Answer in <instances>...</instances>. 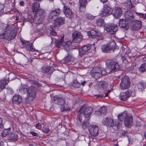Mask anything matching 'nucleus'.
Returning a JSON list of instances; mask_svg holds the SVG:
<instances>
[{
    "instance_id": "5",
    "label": "nucleus",
    "mask_w": 146,
    "mask_h": 146,
    "mask_svg": "<svg viewBox=\"0 0 146 146\" xmlns=\"http://www.w3.org/2000/svg\"><path fill=\"white\" fill-rule=\"evenodd\" d=\"M64 37H62L61 40L57 42L55 46L58 48H60L62 46L64 49L67 51H69L72 48L71 46L72 43L71 41H68L66 42H63Z\"/></svg>"
},
{
    "instance_id": "51",
    "label": "nucleus",
    "mask_w": 146,
    "mask_h": 146,
    "mask_svg": "<svg viewBox=\"0 0 146 146\" xmlns=\"http://www.w3.org/2000/svg\"><path fill=\"white\" fill-rule=\"evenodd\" d=\"M4 8V5L0 4V14L3 11Z\"/></svg>"
},
{
    "instance_id": "61",
    "label": "nucleus",
    "mask_w": 146,
    "mask_h": 146,
    "mask_svg": "<svg viewBox=\"0 0 146 146\" xmlns=\"http://www.w3.org/2000/svg\"><path fill=\"white\" fill-rule=\"evenodd\" d=\"M136 123L135 125L136 126H139L141 125V124L139 121H137L136 122Z\"/></svg>"
},
{
    "instance_id": "36",
    "label": "nucleus",
    "mask_w": 146,
    "mask_h": 146,
    "mask_svg": "<svg viewBox=\"0 0 146 146\" xmlns=\"http://www.w3.org/2000/svg\"><path fill=\"white\" fill-rule=\"evenodd\" d=\"M18 138V136L15 133H12L9 135L10 139L14 141H16Z\"/></svg>"
},
{
    "instance_id": "55",
    "label": "nucleus",
    "mask_w": 146,
    "mask_h": 146,
    "mask_svg": "<svg viewBox=\"0 0 146 146\" xmlns=\"http://www.w3.org/2000/svg\"><path fill=\"white\" fill-rule=\"evenodd\" d=\"M30 133L33 136H38V134L36 132H34L33 131H31Z\"/></svg>"
},
{
    "instance_id": "4",
    "label": "nucleus",
    "mask_w": 146,
    "mask_h": 146,
    "mask_svg": "<svg viewBox=\"0 0 146 146\" xmlns=\"http://www.w3.org/2000/svg\"><path fill=\"white\" fill-rule=\"evenodd\" d=\"M92 108L87 104H84L82 106L79 110V112L86 118H88L92 112Z\"/></svg>"
},
{
    "instance_id": "32",
    "label": "nucleus",
    "mask_w": 146,
    "mask_h": 146,
    "mask_svg": "<svg viewBox=\"0 0 146 146\" xmlns=\"http://www.w3.org/2000/svg\"><path fill=\"white\" fill-rule=\"evenodd\" d=\"M28 90L26 86H22L19 89V92L21 94H24L27 93Z\"/></svg>"
},
{
    "instance_id": "1",
    "label": "nucleus",
    "mask_w": 146,
    "mask_h": 146,
    "mask_svg": "<svg viewBox=\"0 0 146 146\" xmlns=\"http://www.w3.org/2000/svg\"><path fill=\"white\" fill-rule=\"evenodd\" d=\"M107 66L106 70L103 68L98 67L93 68L91 71V76L94 78L97 79L105 74L106 71L112 73L117 71L120 69V66L116 60L114 59H108L106 61Z\"/></svg>"
},
{
    "instance_id": "52",
    "label": "nucleus",
    "mask_w": 146,
    "mask_h": 146,
    "mask_svg": "<svg viewBox=\"0 0 146 146\" xmlns=\"http://www.w3.org/2000/svg\"><path fill=\"white\" fill-rule=\"evenodd\" d=\"M52 31H51L50 34L51 35L54 36H55L56 35V33L54 31H53V29L51 28Z\"/></svg>"
},
{
    "instance_id": "21",
    "label": "nucleus",
    "mask_w": 146,
    "mask_h": 146,
    "mask_svg": "<svg viewBox=\"0 0 146 146\" xmlns=\"http://www.w3.org/2000/svg\"><path fill=\"white\" fill-rule=\"evenodd\" d=\"M119 26L127 30L129 27L128 22L126 19H120L119 21Z\"/></svg>"
},
{
    "instance_id": "33",
    "label": "nucleus",
    "mask_w": 146,
    "mask_h": 146,
    "mask_svg": "<svg viewBox=\"0 0 146 146\" xmlns=\"http://www.w3.org/2000/svg\"><path fill=\"white\" fill-rule=\"evenodd\" d=\"M104 9H105V11L106 12L108 15L112 14L113 10L109 7L105 5L104 7Z\"/></svg>"
},
{
    "instance_id": "62",
    "label": "nucleus",
    "mask_w": 146,
    "mask_h": 146,
    "mask_svg": "<svg viewBox=\"0 0 146 146\" xmlns=\"http://www.w3.org/2000/svg\"><path fill=\"white\" fill-rule=\"evenodd\" d=\"M111 91V90H109L108 91V92L105 94V95L104 96L105 97L108 96V94Z\"/></svg>"
},
{
    "instance_id": "42",
    "label": "nucleus",
    "mask_w": 146,
    "mask_h": 146,
    "mask_svg": "<svg viewBox=\"0 0 146 146\" xmlns=\"http://www.w3.org/2000/svg\"><path fill=\"white\" fill-rule=\"evenodd\" d=\"M10 131V130L8 129H5L2 133L1 135L2 136L5 137L8 135Z\"/></svg>"
},
{
    "instance_id": "64",
    "label": "nucleus",
    "mask_w": 146,
    "mask_h": 146,
    "mask_svg": "<svg viewBox=\"0 0 146 146\" xmlns=\"http://www.w3.org/2000/svg\"><path fill=\"white\" fill-rule=\"evenodd\" d=\"M100 1L102 2L103 3H104L106 2V1H108V0H100Z\"/></svg>"
},
{
    "instance_id": "44",
    "label": "nucleus",
    "mask_w": 146,
    "mask_h": 146,
    "mask_svg": "<svg viewBox=\"0 0 146 146\" xmlns=\"http://www.w3.org/2000/svg\"><path fill=\"white\" fill-rule=\"evenodd\" d=\"M73 86L76 88H79L80 86V83L78 82L76 80H74L73 82Z\"/></svg>"
},
{
    "instance_id": "38",
    "label": "nucleus",
    "mask_w": 146,
    "mask_h": 146,
    "mask_svg": "<svg viewBox=\"0 0 146 146\" xmlns=\"http://www.w3.org/2000/svg\"><path fill=\"white\" fill-rule=\"evenodd\" d=\"M99 110L102 114V116L106 115L107 112V109L106 106H103L100 108Z\"/></svg>"
},
{
    "instance_id": "43",
    "label": "nucleus",
    "mask_w": 146,
    "mask_h": 146,
    "mask_svg": "<svg viewBox=\"0 0 146 146\" xmlns=\"http://www.w3.org/2000/svg\"><path fill=\"white\" fill-rule=\"evenodd\" d=\"M139 70L142 72L145 71L146 70V64L144 63L141 65L139 68Z\"/></svg>"
},
{
    "instance_id": "10",
    "label": "nucleus",
    "mask_w": 146,
    "mask_h": 146,
    "mask_svg": "<svg viewBox=\"0 0 146 146\" xmlns=\"http://www.w3.org/2000/svg\"><path fill=\"white\" fill-rule=\"evenodd\" d=\"M130 85V79L129 77L125 76L121 79V82L120 84L121 89L125 90L129 88Z\"/></svg>"
},
{
    "instance_id": "24",
    "label": "nucleus",
    "mask_w": 146,
    "mask_h": 146,
    "mask_svg": "<svg viewBox=\"0 0 146 146\" xmlns=\"http://www.w3.org/2000/svg\"><path fill=\"white\" fill-rule=\"evenodd\" d=\"M64 19L62 17H59L56 19L54 23V25L55 27H59L62 25L64 23Z\"/></svg>"
},
{
    "instance_id": "46",
    "label": "nucleus",
    "mask_w": 146,
    "mask_h": 146,
    "mask_svg": "<svg viewBox=\"0 0 146 146\" xmlns=\"http://www.w3.org/2000/svg\"><path fill=\"white\" fill-rule=\"evenodd\" d=\"M136 14L138 15L140 17L143 18H146V14H143L141 13H139L137 12H136Z\"/></svg>"
},
{
    "instance_id": "58",
    "label": "nucleus",
    "mask_w": 146,
    "mask_h": 146,
    "mask_svg": "<svg viewBox=\"0 0 146 146\" xmlns=\"http://www.w3.org/2000/svg\"><path fill=\"white\" fill-rule=\"evenodd\" d=\"M2 119L0 117V127L2 128L3 127V125L2 123Z\"/></svg>"
},
{
    "instance_id": "16",
    "label": "nucleus",
    "mask_w": 146,
    "mask_h": 146,
    "mask_svg": "<svg viewBox=\"0 0 146 146\" xmlns=\"http://www.w3.org/2000/svg\"><path fill=\"white\" fill-rule=\"evenodd\" d=\"M21 41L23 46L25 47L26 49L29 51H31L33 52L35 51L38 52V50H35V49L33 48L32 44L27 41L25 42L22 40Z\"/></svg>"
},
{
    "instance_id": "7",
    "label": "nucleus",
    "mask_w": 146,
    "mask_h": 146,
    "mask_svg": "<svg viewBox=\"0 0 146 146\" xmlns=\"http://www.w3.org/2000/svg\"><path fill=\"white\" fill-rule=\"evenodd\" d=\"M115 45V42L113 40L107 44L102 45L101 48V50L104 53L112 52Z\"/></svg>"
},
{
    "instance_id": "9",
    "label": "nucleus",
    "mask_w": 146,
    "mask_h": 146,
    "mask_svg": "<svg viewBox=\"0 0 146 146\" xmlns=\"http://www.w3.org/2000/svg\"><path fill=\"white\" fill-rule=\"evenodd\" d=\"M104 29L107 32L114 36L115 33L118 30V27L117 25L111 24L104 25Z\"/></svg>"
},
{
    "instance_id": "17",
    "label": "nucleus",
    "mask_w": 146,
    "mask_h": 146,
    "mask_svg": "<svg viewBox=\"0 0 146 146\" xmlns=\"http://www.w3.org/2000/svg\"><path fill=\"white\" fill-rule=\"evenodd\" d=\"M124 123L125 125L128 127H130L133 124L132 117L130 114H127V115L124 119Z\"/></svg>"
},
{
    "instance_id": "63",
    "label": "nucleus",
    "mask_w": 146,
    "mask_h": 146,
    "mask_svg": "<svg viewBox=\"0 0 146 146\" xmlns=\"http://www.w3.org/2000/svg\"><path fill=\"white\" fill-rule=\"evenodd\" d=\"M0 146H4L3 142L1 141L0 142Z\"/></svg>"
},
{
    "instance_id": "2",
    "label": "nucleus",
    "mask_w": 146,
    "mask_h": 146,
    "mask_svg": "<svg viewBox=\"0 0 146 146\" xmlns=\"http://www.w3.org/2000/svg\"><path fill=\"white\" fill-rule=\"evenodd\" d=\"M40 4L38 3L35 2L33 4V11L35 14L33 21L37 25L42 23L45 15L44 11L40 8Z\"/></svg>"
},
{
    "instance_id": "49",
    "label": "nucleus",
    "mask_w": 146,
    "mask_h": 146,
    "mask_svg": "<svg viewBox=\"0 0 146 146\" xmlns=\"http://www.w3.org/2000/svg\"><path fill=\"white\" fill-rule=\"evenodd\" d=\"M43 131L45 133H47L49 131V129L48 128L45 127L43 128Z\"/></svg>"
},
{
    "instance_id": "59",
    "label": "nucleus",
    "mask_w": 146,
    "mask_h": 146,
    "mask_svg": "<svg viewBox=\"0 0 146 146\" xmlns=\"http://www.w3.org/2000/svg\"><path fill=\"white\" fill-rule=\"evenodd\" d=\"M19 5L20 6H23L24 5V3L23 1H21L20 2Z\"/></svg>"
},
{
    "instance_id": "13",
    "label": "nucleus",
    "mask_w": 146,
    "mask_h": 146,
    "mask_svg": "<svg viewBox=\"0 0 146 146\" xmlns=\"http://www.w3.org/2000/svg\"><path fill=\"white\" fill-rule=\"evenodd\" d=\"M82 37L80 32L75 31L72 34L73 41L76 43H80L81 41Z\"/></svg>"
},
{
    "instance_id": "39",
    "label": "nucleus",
    "mask_w": 146,
    "mask_h": 146,
    "mask_svg": "<svg viewBox=\"0 0 146 146\" xmlns=\"http://www.w3.org/2000/svg\"><path fill=\"white\" fill-rule=\"evenodd\" d=\"M85 15L86 18L87 19L90 20H93L95 19V16H93L91 14L88 13H86Z\"/></svg>"
},
{
    "instance_id": "27",
    "label": "nucleus",
    "mask_w": 146,
    "mask_h": 146,
    "mask_svg": "<svg viewBox=\"0 0 146 146\" xmlns=\"http://www.w3.org/2000/svg\"><path fill=\"white\" fill-rule=\"evenodd\" d=\"M9 82V80L8 78H5L2 80L0 81V89L3 90L4 89L6 85Z\"/></svg>"
},
{
    "instance_id": "54",
    "label": "nucleus",
    "mask_w": 146,
    "mask_h": 146,
    "mask_svg": "<svg viewBox=\"0 0 146 146\" xmlns=\"http://www.w3.org/2000/svg\"><path fill=\"white\" fill-rule=\"evenodd\" d=\"M36 127L37 129H41L42 128L41 125L39 123H38L36 124Z\"/></svg>"
},
{
    "instance_id": "8",
    "label": "nucleus",
    "mask_w": 146,
    "mask_h": 146,
    "mask_svg": "<svg viewBox=\"0 0 146 146\" xmlns=\"http://www.w3.org/2000/svg\"><path fill=\"white\" fill-rule=\"evenodd\" d=\"M4 31L5 33V39L10 40L15 38L16 35V33L9 25H7Z\"/></svg>"
},
{
    "instance_id": "41",
    "label": "nucleus",
    "mask_w": 146,
    "mask_h": 146,
    "mask_svg": "<svg viewBox=\"0 0 146 146\" xmlns=\"http://www.w3.org/2000/svg\"><path fill=\"white\" fill-rule=\"evenodd\" d=\"M89 125V122L88 121H83L82 126L84 129H86Z\"/></svg>"
},
{
    "instance_id": "37",
    "label": "nucleus",
    "mask_w": 146,
    "mask_h": 146,
    "mask_svg": "<svg viewBox=\"0 0 146 146\" xmlns=\"http://www.w3.org/2000/svg\"><path fill=\"white\" fill-rule=\"evenodd\" d=\"M64 60L66 62L70 63L71 61H73L74 58L72 57L70 55H68L65 58H64Z\"/></svg>"
},
{
    "instance_id": "26",
    "label": "nucleus",
    "mask_w": 146,
    "mask_h": 146,
    "mask_svg": "<svg viewBox=\"0 0 146 146\" xmlns=\"http://www.w3.org/2000/svg\"><path fill=\"white\" fill-rule=\"evenodd\" d=\"M64 8L63 11L66 16L68 18L71 17L72 15V13L70 9L65 5L64 6Z\"/></svg>"
},
{
    "instance_id": "40",
    "label": "nucleus",
    "mask_w": 146,
    "mask_h": 146,
    "mask_svg": "<svg viewBox=\"0 0 146 146\" xmlns=\"http://www.w3.org/2000/svg\"><path fill=\"white\" fill-rule=\"evenodd\" d=\"M100 86L104 90L106 89L108 86V84L107 82L105 81H102L100 82Z\"/></svg>"
},
{
    "instance_id": "15",
    "label": "nucleus",
    "mask_w": 146,
    "mask_h": 146,
    "mask_svg": "<svg viewBox=\"0 0 146 146\" xmlns=\"http://www.w3.org/2000/svg\"><path fill=\"white\" fill-rule=\"evenodd\" d=\"M142 22L138 20H135L133 21L131 27V29L134 31L138 30L141 27Z\"/></svg>"
},
{
    "instance_id": "19",
    "label": "nucleus",
    "mask_w": 146,
    "mask_h": 146,
    "mask_svg": "<svg viewBox=\"0 0 146 146\" xmlns=\"http://www.w3.org/2000/svg\"><path fill=\"white\" fill-rule=\"evenodd\" d=\"M61 11L59 8L55 9L54 10L52 11L49 15L48 17L50 19H54L56 16H59L61 13Z\"/></svg>"
},
{
    "instance_id": "22",
    "label": "nucleus",
    "mask_w": 146,
    "mask_h": 146,
    "mask_svg": "<svg viewBox=\"0 0 146 146\" xmlns=\"http://www.w3.org/2000/svg\"><path fill=\"white\" fill-rule=\"evenodd\" d=\"M22 101V97L19 95L16 94L13 96L12 98V102L13 104L18 105Z\"/></svg>"
},
{
    "instance_id": "20",
    "label": "nucleus",
    "mask_w": 146,
    "mask_h": 146,
    "mask_svg": "<svg viewBox=\"0 0 146 146\" xmlns=\"http://www.w3.org/2000/svg\"><path fill=\"white\" fill-rule=\"evenodd\" d=\"M122 13V10L120 8L116 7L113 9L112 14L114 17L118 19L121 17Z\"/></svg>"
},
{
    "instance_id": "35",
    "label": "nucleus",
    "mask_w": 146,
    "mask_h": 146,
    "mask_svg": "<svg viewBox=\"0 0 146 146\" xmlns=\"http://www.w3.org/2000/svg\"><path fill=\"white\" fill-rule=\"evenodd\" d=\"M96 23L98 26H102L104 24V20L102 18H100L96 20Z\"/></svg>"
},
{
    "instance_id": "29",
    "label": "nucleus",
    "mask_w": 146,
    "mask_h": 146,
    "mask_svg": "<svg viewBox=\"0 0 146 146\" xmlns=\"http://www.w3.org/2000/svg\"><path fill=\"white\" fill-rule=\"evenodd\" d=\"M125 18L128 20H130L134 18L133 13L130 11L125 12Z\"/></svg>"
},
{
    "instance_id": "28",
    "label": "nucleus",
    "mask_w": 146,
    "mask_h": 146,
    "mask_svg": "<svg viewBox=\"0 0 146 146\" xmlns=\"http://www.w3.org/2000/svg\"><path fill=\"white\" fill-rule=\"evenodd\" d=\"M54 68L52 67L47 66L46 67L42 68V72L43 73H46L48 74H50L54 71Z\"/></svg>"
},
{
    "instance_id": "3",
    "label": "nucleus",
    "mask_w": 146,
    "mask_h": 146,
    "mask_svg": "<svg viewBox=\"0 0 146 146\" xmlns=\"http://www.w3.org/2000/svg\"><path fill=\"white\" fill-rule=\"evenodd\" d=\"M102 123L109 127L111 129H113L114 131H116L118 129L119 127L121 126L119 122L114 121L111 118H104L102 120Z\"/></svg>"
},
{
    "instance_id": "50",
    "label": "nucleus",
    "mask_w": 146,
    "mask_h": 146,
    "mask_svg": "<svg viewBox=\"0 0 146 146\" xmlns=\"http://www.w3.org/2000/svg\"><path fill=\"white\" fill-rule=\"evenodd\" d=\"M7 92L8 94H12L13 93V90L11 88H10L7 89Z\"/></svg>"
},
{
    "instance_id": "6",
    "label": "nucleus",
    "mask_w": 146,
    "mask_h": 146,
    "mask_svg": "<svg viewBox=\"0 0 146 146\" xmlns=\"http://www.w3.org/2000/svg\"><path fill=\"white\" fill-rule=\"evenodd\" d=\"M36 94V89L35 87L33 86L29 87L28 89L27 95L28 98H26L25 102L28 103H31L34 99Z\"/></svg>"
},
{
    "instance_id": "25",
    "label": "nucleus",
    "mask_w": 146,
    "mask_h": 146,
    "mask_svg": "<svg viewBox=\"0 0 146 146\" xmlns=\"http://www.w3.org/2000/svg\"><path fill=\"white\" fill-rule=\"evenodd\" d=\"M88 1V0H79V10L81 12H84L85 11Z\"/></svg>"
},
{
    "instance_id": "57",
    "label": "nucleus",
    "mask_w": 146,
    "mask_h": 146,
    "mask_svg": "<svg viewBox=\"0 0 146 146\" xmlns=\"http://www.w3.org/2000/svg\"><path fill=\"white\" fill-rule=\"evenodd\" d=\"M77 121L78 123L79 124L81 123V120L80 119L79 116H78L77 117Z\"/></svg>"
},
{
    "instance_id": "31",
    "label": "nucleus",
    "mask_w": 146,
    "mask_h": 146,
    "mask_svg": "<svg viewBox=\"0 0 146 146\" xmlns=\"http://www.w3.org/2000/svg\"><path fill=\"white\" fill-rule=\"evenodd\" d=\"M126 111H124L122 113H120L119 114L118 116V118L120 121H121L123 119L124 120L125 118L127 115Z\"/></svg>"
},
{
    "instance_id": "53",
    "label": "nucleus",
    "mask_w": 146,
    "mask_h": 146,
    "mask_svg": "<svg viewBox=\"0 0 146 146\" xmlns=\"http://www.w3.org/2000/svg\"><path fill=\"white\" fill-rule=\"evenodd\" d=\"M90 60L89 59V57H88V58L86 57V58H84V62L85 63H88L89 62Z\"/></svg>"
},
{
    "instance_id": "11",
    "label": "nucleus",
    "mask_w": 146,
    "mask_h": 146,
    "mask_svg": "<svg viewBox=\"0 0 146 146\" xmlns=\"http://www.w3.org/2000/svg\"><path fill=\"white\" fill-rule=\"evenodd\" d=\"M90 134L94 137L97 136L99 134V127L96 125H90L88 127Z\"/></svg>"
},
{
    "instance_id": "30",
    "label": "nucleus",
    "mask_w": 146,
    "mask_h": 146,
    "mask_svg": "<svg viewBox=\"0 0 146 146\" xmlns=\"http://www.w3.org/2000/svg\"><path fill=\"white\" fill-rule=\"evenodd\" d=\"M137 87L139 91H143L144 89L146 88V82H141L139 83L137 85Z\"/></svg>"
},
{
    "instance_id": "18",
    "label": "nucleus",
    "mask_w": 146,
    "mask_h": 146,
    "mask_svg": "<svg viewBox=\"0 0 146 146\" xmlns=\"http://www.w3.org/2000/svg\"><path fill=\"white\" fill-rule=\"evenodd\" d=\"M131 91L128 90L125 92H122L120 94V99L123 101L126 100L131 94Z\"/></svg>"
},
{
    "instance_id": "45",
    "label": "nucleus",
    "mask_w": 146,
    "mask_h": 146,
    "mask_svg": "<svg viewBox=\"0 0 146 146\" xmlns=\"http://www.w3.org/2000/svg\"><path fill=\"white\" fill-rule=\"evenodd\" d=\"M100 14L101 17H106L108 16V15L107 13L105 11V9H104L103 10L100 11Z\"/></svg>"
},
{
    "instance_id": "12",
    "label": "nucleus",
    "mask_w": 146,
    "mask_h": 146,
    "mask_svg": "<svg viewBox=\"0 0 146 146\" xmlns=\"http://www.w3.org/2000/svg\"><path fill=\"white\" fill-rule=\"evenodd\" d=\"M88 35L90 37L95 38L97 39V42L101 40L99 38L102 36V34L100 32L96 31L94 30H91L90 32L88 33Z\"/></svg>"
},
{
    "instance_id": "34",
    "label": "nucleus",
    "mask_w": 146,
    "mask_h": 146,
    "mask_svg": "<svg viewBox=\"0 0 146 146\" xmlns=\"http://www.w3.org/2000/svg\"><path fill=\"white\" fill-rule=\"evenodd\" d=\"M70 107L68 104H65L64 106H62L61 108V110L62 111H66L70 110Z\"/></svg>"
},
{
    "instance_id": "47",
    "label": "nucleus",
    "mask_w": 146,
    "mask_h": 146,
    "mask_svg": "<svg viewBox=\"0 0 146 146\" xmlns=\"http://www.w3.org/2000/svg\"><path fill=\"white\" fill-rule=\"evenodd\" d=\"M95 113L99 116H102V114L99 110H98L96 111Z\"/></svg>"
},
{
    "instance_id": "48",
    "label": "nucleus",
    "mask_w": 146,
    "mask_h": 146,
    "mask_svg": "<svg viewBox=\"0 0 146 146\" xmlns=\"http://www.w3.org/2000/svg\"><path fill=\"white\" fill-rule=\"evenodd\" d=\"M104 96V95L103 94H99L98 95H94V97L95 98H98L102 97Z\"/></svg>"
},
{
    "instance_id": "23",
    "label": "nucleus",
    "mask_w": 146,
    "mask_h": 146,
    "mask_svg": "<svg viewBox=\"0 0 146 146\" xmlns=\"http://www.w3.org/2000/svg\"><path fill=\"white\" fill-rule=\"evenodd\" d=\"M54 101L55 103L60 105H63L65 102L64 98L60 97L58 96H54Z\"/></svg>"
},
{
    "instance_id": "60",
    "label": "nucleus",
    "mask_w": 146,
    "mask_h": 146,
    "mask_svg": "<svg viewBox=\"0 0 146 146\" xmlns=\"http://www.w3.org/2000/svg\"><path fill=\"white\" fill-rule=\"evenodd\" d=\"M86 82L85 81H82V80H80V84H81L82 85H84L86 83Z\"/></svg>"
},
{
    "instance_id": "56",
    "label": "nucleus",
    "mask_w": 146,
    "mask_h": 146,
    "mask_svg": "<svg viewBox=\"0 0 146 146\" xmlns=\"http://www.w3.org/2000/svg\"><path fill=\"white\" fill-rule=\"evenodd\" d=\"M0 38L1 39H5V33L4 34H1L0 35Z\"/></svg>"
},
{
    "instance_id": "14",
    "label": "nucleus",
    "mask_w": 146,
    "mask_h": 146,
    "mask_svg": "<svg viewBox=\"0 0 146 146\" xmlns=\"http://www.w3.org/2000/svg\"><path fill=\"white\" fill-rule=\"evenodd\" d=\"M91 45L90 44L84 45L81 48L79 49V55L82 56L86 54L91 48Z\"/></svg>"
}]
</instances>
